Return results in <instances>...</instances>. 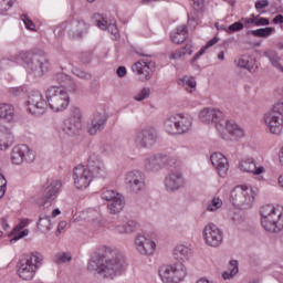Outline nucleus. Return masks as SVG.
Returning <instances> with one entry per match:
<instances>
[{"label": "nucleus", "mask_w": 283, "mask_h": 283, "mask_svg": "<svg viewBox=\"0 0 283 283\" xmlns=\"http://www.w3.org/2000/svg\"><path fill=\"white\" fill-rule=\"evenodd\" d=\"M92 170L90 167L78 165L73 170L74 186L76 189H87L92 182Z\"/></svg>", "instance_id": "obj_14"}, {"label": "nucleus", "mask_w": 283, "mask_h": 283, "mask_svg": "<svg viewBox=\"0 0 283 283\" xmlns=\"http://www.w3.org/2000/svg\"><path fill=\"white\" fill-rule=\"evenodd\" d=\"M239 269H238V262L235 260L230 261V272H223L222 277L223 280H232V277H235L238 275Z\"/></svg>", "instance_id": "obj_39"}, {"label": "nucleus", "mask_w": 283, "mask_h": 283, "mask_svg": "<svg viewBox=\"0 0 283 283\" xmlns=\"http://www.w3.org/2000/svg\"><path fill=\"white\" fill-rule=\"evenodd\" d=\"M260 41H247L243 44L244 50H251L253 48H260Z\"/></svg>", "instance_id": "obj_56"}, {"label": "nucleus", "mask_w": 283, "mask_h": 283, "mask_svg": "<svg viewBox=\"0 0 283 283\" xmlns=\"http://www.w3.org/2000/svg\"><path fill=\"white\" fill-rule=\"evenodd\" d=\"M65 30H67V22H63L60 25H57L53 32L55 36H63V34H65Z\"/></svg>", "instance_id": "obj_49"}, {"label": "nucleus", "mask_w": 283, "mask_h": 283, "mask_svg": "<svg viewBox=\"0 0 283 283\" xmlns=\"http://www.w3.org/2000/svg\"><path fill=\"white\" fill-rule=\"evenodd\" d=\"M166 165H169V157L167 155L157 154L146 159V169L148 171H160Z\"/></svg>", "instance_id": "obj_21"}, {"label": "nucleus", "mask_w": 283, "mask_h": 283, "mask_svg": "<svg viewBox=\"0 0 283 283\" xmlns=\"http://www.w3.org/2000/svg\"><path fill=\"white\" fill-rule=\"evenodd\" d=\"M219 39L218 36H214L213 39H211L210 41H208V43L201 48L198 53H196L191 60V63H196V61L198 59H200L206 52L207 50H209V48H213V45H216V43H218Z\"/></svg>", "instance_id": "obj_35"}, {"label": "nucleus", "mask_w": 283, "mask_h": 283, "mask_svg": "<svg viewBox=\"0 0 283 283\" xmlns=\"http://www.w3.org/2000/svg\"><path fill=\"white\" fill-rule=\"evenodd\" d=\"M245 23H249L250 25H269L270 22L266 18H259L252 14V18H248V20H245Z\"/></svg>", "instance_id": "obj_42"}, {"label": "nucleus", "mask_w": 283, "mask_h": 283, "mask_svg": "<svg viewBox=\"0 0 283 283\" xmlns=\"http://www.w3.org/2000/svg\"><path fill=\"white\" fill-rule=\"evenodd\" d=\"M192 1V8L197 12H202L205 10V0H191Z\"/></svg>", "instance_id": "obj_52"}, {"label": "nucleus", "mask_w": 283, "mask_h": 283, "mask_svg": "<svg viewBox=\"0 0 283 283\" xmlns=\"http://www.w3.org/2000/svg\"><path fill=\"white\" fill-rule=\"evenodd\" d=\"M125 184L133 193L145 191V174L140 170H133L126 175Z\"/></svg>", "instance_id": "obj_17"}, {"label": "nucleus", "mask_w": 283, "mask_h": 283, "mask_svg": "<svg viewBox=\"0 0 283 283\" xmlns=\"http://www.w3.org/2000/svg\"><path fill=\"white\" fill-rule=\"evenodd\" d=\"M107 124V116L105 114L96 113L93 115L91 123L88 124V134L91 136H96L98 132H103L105 129V125Z\"/></svg>", "instance_id": "obj_24"}, {"label": "nucleus", "mask_w": 283, "mask_h": 283, "mask_svg": "<svg viewBox=\"0 0 283 283\" xmlns=\"http://www.w3.org/2000/svg\"><path fill=\"white\" fill-rule=\"evenodd\" d=\"M234 63L238 67H242L243 70H249L251 74L258 70V65H251V62L249 61V57L247 56H240L238 57Z\"/></svg>", "instance_id": "obj_34"}, {"label": "nucleus", "mask_w": 283, "mask_h": 283, "mask_svg": "<svg viewBox=\"0 0 283 283\" xmlns=\"http://www.w3.org/2000/svg\"><path fill=\"white\" fill-rule=\"evenodd\" d=\"M92 19L95 25L99 28V30H107V27L109 24L107 23V19L103 14L94 13Z\"/></svg>", "instance_id": "obj_38"}, {"label": "nucleus", "mask_w": 283, "mask_h": 283, "mask_svg": "<svg viewBox=\"0 0 283 283\" xmlns=\"http://www.w3.org/2000/svg\"><path fill=\"white\" fill-rule=\"evenodd\" d=\"M154 70H156V63L153 61L139 60L132 65V71L142 82L151 81Z\"/></svg>", "instance_id": "obj_12"}, {"label": "nucleus", "mask_w": 283, "mask_h": 283, "mask_svg": "<svg viewBox=\"0 0 283 283\" xmlns=\"http://www.w3.org/2000/svg\"><path fill=\"white\" fill-rule=\"evenodd\" d=\"M34 151L25 144H20L13 147L11 151V160L13 165H22V163H34Z\"/></svg>", "instance_id": "obj_13"}, {"label": "nucleus", "mask_w": 283, "mask_h": 283, "mask_svg": "<svg viewBox=\"0 0 283 283\" xmlns=\"http://www.w3.org/2000/svg\"><path fill=\"white\" fill-rule=\"evenodd\" d=\"M28 233H30V230H23L21 231L18 235H15L14 238H12L10 240V242H17V240H21V238H25V235H28Z\"/></svg>", "instance_id": "obj_60"}, {"label": "nucleus", "mask_w": 283, "mask_h": 283, "mask_svg": "<svg viewBox=\"0 0 283 283\" xmlns=\"http://www.w3.org/2000/svg\"><path fill=\"white\" fill-rule=\"evenodd\" d=\"M193 44L191 42H186L185 46L180 50L181 53H184V56H186V54H189V56H191V54H193Z\"/></svg>", "instance_id": "obj_53"}, {"label": "nucleus", "mask_w": 283, "mask_h": 283, "mask_svg": "<svg viewBox=\"0 0 283 283\" xmlns=\"http://www.w3.org/2000/svg\"><path fill=\"white\" fill-rule=\"evenodd\" d=\"M261 226L269 233H280L283 229V207L263 206L260 210Z\"/></svg>", "instance_id": "obj_4"}, {"label": "nucleus", "mask_w": 283, "mask_h": 283, "mask_svg": "<svg viewBox=\"0 0 283 283\" xmlns=\"http://www.w3.org/2000/svg\"><path fill=\"white\" fill-rule=\"evenodd\" d=\"M28 224H30V219H22L15 229H18V231H21V229L28 227Z\"/></svg>", "instance_id": "obj_63"}, {"label": "nucleus", "mask_w": 283, "mask_h": 283, "mask_svg": "<svg viewBox=\"0 0 283 283\" xmlns=\"http://www.w3.org/2000/svg\"><path fill=\"white\" fill-rule=\"evenodd\" d=\"M116 74L119 76V78H123L127 75V69H125V66H119L116 71Z\"/></svg>", "instance_id": "obj_62"}, {"label": "nucleus", "mask_w": 283, "mask_h": 283, "mask_svg": "<svg viewBox=\"0 0 283 283\" xmlns=\"http://www.w3.org/2000/svg\"><path fill=\"white\" fill-rule=\"evenodd\" d=\"M78 59L81 63H84V65H87V63H91L92 61V53L91 52H82L78 55Z\"/></svg>", "instance_id": "obj_50"}, {"label": "nucleus", "mask_w": 283, "mask_h": 283, "mask_svg": "<svg viewBox=\"0 0 283 283\" xmlns=\"http://www.w3.org/2000/svg\"><path fill=\"white\" fill-rule=\"evenodd\" d=\"M120 193L114 190L104 189L102 191V200H106V202H112V200L116 199Z\"/></svg>", "instance_id": "obj_43"}, {"label": "nucleus", "mask_w": 283, "mask_h": 283, "mask_svg": "<svg viewBox=\"0 0 283 283\" xmlns=\"http://www.w3.org/2000/svg\"><path fill=\"white\" fill-rule=\"evenodd\" d=\"M36 227L41 233H49L52 231V220L48 214H40Z\"/></svg>", "instance_id": "obj_30"}, {"label": "nucleus", "mask_w": 283, "mask_h": 283, "mask_svg": "<svg viewBox=\"0 0 283 283\" xmlns=\"http://www.w3.org/2000/svg\"><path fill=\"white\" fill-rule=\"evenodd\" d=\"M239 169L245 174H253V176H261V174H264V166L258 167L253 157L243 158L239 163Z\"/></svg>", "instance_id": "obj_22"}, {"label": "nucleus", "mask_w": 283, "mask_h": 283, "mask_svg": "<svg viewBox=\"0 0 283 283\" xmlns=\"http://www.w3.org/2000/svg\"><path fill=\"white\" fill-rule=\"evenodd\" d=\"M222 208V199L214 197L211 202L208 205V211H218V209Z\"/></svg>", "instance_id": "obj_44"}, {"label": "nucleus", "mask_w": 283, "mask_h": 283, "mask_svg": "<svg viewBox=\"0 0 283 283\" xmlns=\"http://www.w3.org/2000/svg\"><path fill=\"white\" fill-rule=\"evenodd\" d=\"M63 184L61 180L48 181L42 189V201L41 205H48V202H54L59 198V191Z\"/></svg>", "instance_id": "obj_18"}, {"label": "nucleus", "mask_w": 283, "mask_h": 283, "mask_svg": "<svg viewBox=\"0 0 283 283\" xmlns=\"http://www.w3.org/2000/svg\"><path fill=\"white\" fill-rule=\"evenodd\" d=\"M43 265V254L35 252L29 258L20 260L17 264V273L21 280L30 282L34 280L36 271Z\"/></svg>", "instance_id": "obj_5"}, {"label": "nucleus", "mask_w": 283, "mask_h": 283, "mask_svg": "<svg viewBox=\"0 0 283 283\" xmlns=\"http://www.w3.org/2000/svg\"><path fill=\"white\" fill-rule=\"evenodd\" d=\"M263 120L270 134L280 135L283 129V99L276 102L272 108L264 114Z\"/></svg>", "instance_id": "obj_6"}, {"label": "nucleus", "mask_w": 283, "mask_h": 283, "mask_svg": "<svg viewBox=\"0 0 283 283\" xmlns=\"http://www.w3.org/2000/svg\"><path fill=\"white\" fill-rule=\"evenodd\" d=\"M135 245L142 255H151L156 251V242L142 234L135 238Z\"/></svg>", "instance_id": "obj_20"}, {"label": "nucleus", "mask_w": 283, "mask_h": 283, "mask_svg": "<svg viewBox=\"0 0 283 283\" xmlns=\"http://www.w3.org/2000/svg\"><path fill=\"white\" fill-rule=\"evenodd\" d=\"M20 59L24 63L27 73L33 78H41L50 70V61L45 57V52L39 49L21 52Z\"/></svg>", "instance_id": "obj_3"}, {"label": "nucleus", "mask_w": 283, "mask_h": 283, "mask_svg": "<svg viewBox=\"0 0 283 283\" xmlns=\"http://www.w3.org/2000/svg\"><path fill=\"white\" fill-rule=\"evenodd\" d=\"M231 202L238 209H251L255 200V192L251 187L237 186L230 193Z\"/></svg>", "instance_id": "obj_8"}, {"label": "nucleus", "mask_w": 283, "mask_h": 283, "mask_svg": "<svg viewBox=\"0 0 283 283\" xmlns=\"http://www.w3.org/2000/svg\"><path fill=\"white\" fill-rule=\"evenodd\" d=\"M249 21V18H242L241 21L234 22L227 29V34H233L235 32H240L241 30H244V28L249 29L250 24L247 23Z\"/></svg>", "instance_id": "obj_32"}, {"label": "nucleus", "mask_w": 283, "mask_h": 283, "mask_svg": "<svg viewBox=\"0 0 283 283\" xmlns=\"http://www.w3.org/2000/svg\"><path fill=\"white\" fill-rule=\"evenodd\" d=\"M182 56H185V53H181V51H177L175 53H171L170 59L172 61H176L178 59H182Z\"/></svg>", "instance_id": "obj_64"}, {"label": "nucleus", "mask_w": 283, "mask_h": 283, "mask_svg": "<svg viewBox=\"0 0 283 283\" xmlns=\"http://www.w3.org/2000/svg\"><path fill=\"white\" fill-rule=\"evenodd\" d=\"M263 56H265L266 59H269L271 65L273 67H275L276 70H279V72H283V66L280 63L281 57L280 55H277V52L273 51V50H268L263 53Z\"/></svg>", "instance_id": "obj_31"}, {"label": "nucleus", "mask_w": 283, "mask_h": 283, "mask_svg": "<svg viewBox=\"0 0 283 283\" xmlns=\"http://www.w3.org/2000/svg\"><path fill=\"white\" fill-rule=\"evenodd\" d=\"M210 160L220 178H227V174H229V159L222 153H214L210 156Z\"/></svg>", "instance_id": "obj_19"}, {"label": "nucleus", "mask_w": 283, "mask_h": 283, "mask_svg": "<svg viewBox=\"0 0 283 283\" xmlns=\"http://www.w3.org/2000/svg\"><path fill=\"white\" fill-rule=\"evenodd\" d=\"M185 185V179L180 172H172L165 178L167 191H178Z\"/></svg>", "instance_id": "obj_25"}, {"label": "nucleus", "mask_w": 283, "mask_h": 283, "mask_svg": "<svg viewBox=\"0 0 283 283\" xmlns=\"http://www.w3.org/2000/svg\"><path fill=\"white\" fill-rule=\"evenodd\" d=\"M158 142V129L154 126L139 128L134 137V143L139 149H149Z\"/></svg>", "instance_id": "obj_10"}, {"label": "nucleus", "mask_w": 283, "mask_h": 283, "mask_svg": "<svg viewBox=\"0 0 283 283\" xmlns=\"http://www.w3.org/2000/svg\"><path fill=\"white\" fill-rule=\"evenodd\" d=\"M187 276V268L182 263L163 265L159 268V277L164 283H180Z\"/></svg>", "instance_id": "obj_9"}, {"label": "nucleus", "mask_w": 283, "mask_h": 283, "mask_svg": "<svg viewBox=\"0 0 283 283\" xmlns=\"http://www.w3.org/2000/svg\"><path fill=\"white\" fill-rule=\"evenodd\" d=\"M53 262H55V264H65L67 262H72V253L59 252L55 254Z\"/></svg>", "instance_id": "obj_40"}, {"label": "nucleus", "mask_w": 283, "mask_h": 283, "mask_svg": "<svg viewBox=\"0 0 283 283\" xmlns=\"http://www.w3.org/2000/svg\"><path fill=\"white\" fill-rule=\"evenodd\" d=\"M66 120H72L73 123H83V113L81 112V108L76 106L71 107Z\"/></svg>", "instance_id": "obj_36"}, {"label": "nucleus", "mask_w": 283, "mask_h": 283, "mask_svg": "<svg viewBox=\"0 0 283 283\" xmlns=\"http://www.w3.org/2000/svg\"><path fill=\"white\" fill-rule=\"evenodd\" d=\"M125 270V256L115 253L114 256L107 258L103 254H94L87 264V271L94 275H103L108 280H114Z\"/></svg>", "instance_id": "obj_2"}, {"label": "nucleus", "mask_w": 283, "mask_h": 283, "mask_svg": "<svg viewBox=\"0 0 283 283\" xmlns=\"http://www.w3.org/2000/svg\"><path fill=\"white\" fill-rule=\"evenodd\" d=\"M87 167L93 178H99L102 180L107 178V168H105V164H103L101 159L90 157Z\"/></svg>", "instance_id": "obj_23"}, {"label": "nucleus", "mask_w": 283, "mask_h": 283, "mask_svg": "<svg viewBox=\"0 0 283 283\" xmlns=\"http://www.w3.org/2000/svg\"><path fill=\"white\" fill-rule=\"evenodd\" d=\"M46 101L39 91L29 94L28 105L29 112L34 116H40L45 112V107H50L52 112H65L70 105V94L63 86H51L45 92Z\"/></svg>", "instance_id": "obj_1"}, {"label": "nucleus", "mask_w": 283, "mask_h": 283, "mask_svg": "<svg viewBox=\"0 0 283 283\" xmlns=\"http://www.w3.org/2000/svg\"><path fill=\"white\" fill-rule=\"evenodd\" d=\"M199 118L201 123H205L206 125H216L218 132H222V129H224V113L220 109L203 108L199 113Z\"/></svg>", "instance_id": "obj_11"}, {"label": "nucleus", "mask_w": 283, "mask_h": 283, "mask_svg": "<svg viewBox=\"0 0 283 283\" xmlns=\"http://www.w3.org/2000/svg\"><path fill=\"white\" fill-rule=\"evenodd\" d=\"M14 143L12 130L8 127H0V150L8 149Z\"/></svg>", "instance_id": "obj_27"}, {"label": "nucleus", "mask_w": 283, "mask_h": 283, "mask_svg": "<svg viewBox=\"0 0 283 283\" xmlns=\"http://www.w3.org/2000/svg\"><path fill=\"white\" fill-rule=\"evenodd\" d=\"M56 81L60 82V85H63V83H65V81H70V77L66 74L59 73L56 75Z\"/></svg>", "instance_id": "obj_61"}, {"label": "nucleus", "mask_w": 283, "mask_h": 283, "mask_svg": "<svg viewBox=\"0 0 283 283\" xmlns=\"http://www.w3.org/2000/svg\"><path fill=\"white\" fill-rule=\"evenodd\" d=\"M106 30H108V32L114 36L118 34V27H116L115 23H109Z\"/></svg>", "instance_id": "obj_59"}, {"label": "nucleus", "mask_w": 283, "mask_h": 283, "mask_svg": "<svg viewBox=\"0 0 283 283\" xmlns=\"http://www.w3.org/2000/svg\"><path fill=\"white\" fill-rule=\"evenodd\" d=\"M27 30H34V22H32V20H30V18H28V15L22 14L21 17Z\"/></svg>", "instance_id": "obj_54"}, {"label": "nucleus", "mask_w": 283, "mask_h": 283, "mask_svg": "<svg viewBox=\"0 0 283 283\" xmlns=\"http://www.w3.org/2000/svg\"><path fill=\"white\" fill-rule=\"evenodd\" d=\"M189 253H190L189 248L185 245H178L174 251V255L175 258H177V260H185L189 258Z\"/></svg>", "instance_id": "obj_41"}, {"label": "nucleus", "mask_w": 283, "mask_h": 283, "mask_svg": "<svg viewBox=\"0 0 283 283\" xmlns=\"http://www.w3.org/2000/svg\"><path fill=\"white\" fill-rule=\"evenodd\" d=\"M219 132L223 140L238 142L244 138V128L234 122L223 120V128Z\"/></svg>", "instance_id": "obj_15"}, {"label": "nucleus", "mask_w": 283, "mask_h": 283, "mask_svg": "<svg viewBox=\"0 0 283 283\" xmlns=\"http://www.w3.org/2000/svg\"><path fill=\"white\" fill-rule=\"evenodd\" d=\"M203 240L208 247H220L224 240V233L218 226L209 223L203 229Z\"/></svg>", "instance_id": "obj_16"}, {"label": "nucleus", "mask_w": 283, "mask_h": 283, "mask_svg": "<svg viewBox=\"0 0 283 283\" xmlns=\"http://www.w3.org/2000/svg\"><path fill=\"white\" fill-rule=\"evenodd\" d=\"M73 74H75L77 78H83L84 81H90V78H92V74L80 69H74Z\"/></svg>", "instance_id": "obj_47"}, {"label": "nucleus", "mask_w": 283, "mask_h": 283, "mask_svg": "<svg viewBox=\"0 0 283 283\" xmlns=\"http://www.w3.org/2000/svg\"><path fill=\"white\" fill-rule=\"evenodd\" d=\"M184 85H185L186 90L189 92V94L196 92V85H197L196 80H193V78L186 80L184 82Z\"/></svg>", "instance_id": "obj_48"}, {"label": "nucleus", "mask_w": 283, "mask_h": 283, "mask_svg": "<svg viewBox=\"0 0 283 283\" xmlns=\"http://www.w3.org/2000/svg\"><path fill=\"white\" fill-rule=\"evenodd\" d=\"M171 41L176 44V45H182V43H187V38L185 36H172Z\"/></svg>", "instance_id": "obj_58"}, {"label": "nucleus", "mask_w": 283, "mask_h": 283, "mask_svg": "<svg viewBox=\"0 0 283 283\" xmlns=\"http://www.w3.org/2000/svg\"><path fill=\"white\" fill-rule=\"evenodd\" d=\"M107 209L112 214L120 213V211L125 209V198L123 195H119L116 199L109 201Z\"/></svg>", "instance_id": "obj_29"}, {"label": "nucleus", "mask_w": 283, "mask_h": 283, "mask_svg": "<svg viewBox=\"0 0 283 283\" xmlns=\"http://www.w3.org/2000/svg\"><path fill=\"white\" fill-rule=\"evenodd\" d=\"M191 127H193V117L190 115H171L165 122V129L168 134H189Z\"/></svg>", "instance_id": "obj_7"}, {"label": "nucleus", "mask_w": 283, "mask_h": 283, "mask_svg": "<svg viewBox=\"0 0 283 283\" xmlns=\"http://www.w3.org/2000/svg\"><path fill=\"white\" fill-rule=\"evenodd\" d=\"M87 30H90V24L85 23V21L77 22L76 32H77L78 36H83V34H86Z\"/></svg>", "instance_id": "obj_46"}, {"label": "nucleus", "mask_w": 283, "mask_h": 283, "mask_svg": "<svg viewBox=\"0 0 283 283\" xmlns=\"http://www.w3.org/2000/svg\"><path fill=\"white\" fill-rule=\"evenodd\" d=\"M151 94V90L149 87H144L134 98L135 101H145L146 98H149V95Z\"/></svg>", "instance_id": "obj_45"}, {"label": "nucleus", "mask_w": 283, "mask_h": 283, "mask_svg": "<svg viewBox=\"0 0 283 283\" xmlns=\"http://www.w3.org/2000/svg\"><path fill=\"white\" fill-rule=\"evenodd\" d=\"M0 118L12 120L14 118V107L10 104H0Z\"/></svg>", "instance_id": "obj_33"}, {"label": "nucleus", "mask_w": 283, "mask_h": 283, "mask_svg": "<svg viewBox=\"0 0 283 283\" xmlns=\"http://www.w3.org/2000/svg\"><path fill=\"white\" fill-rule=\"evenodd\" d=\"M255 10H264V8H269V0H258L254 4Z\"/></svg>", "instance_id": "obj_55"}, {"label": "nucleus", "mask_w": 283, "mask_h": 283, "mask_svg": "<svg viewBox=\"0 0 283 283\" xmlns=\"http://www.w3.org/2000/svg\"><path fill=\"white\" fill-rule=\"evenodd\" d=\"M6 187H8V181L6 180V177L0 174V198L6 196Z\"/></svg>", "instance_id": "obj_51"}, {"label": "nucleus", "mask_w": 283, "mask_h": 283, "mask_svg": "<svg viewBox=\"0 0 283 283\" xmlns=\"http://www.w3.org/2000/svg\"><path fill=\"white\" fill-rule=\"evenodd\" d=\"M138 227L140 226L135 220H128L126 224L115 226V231L116 233H119V234L129 235V233H135V231H138Z\"/></svg>", "instance_id": "obj_28"}, {"label": "nucleus", "mask_w": 283, "mask_h": 283, "mask_svg": "<svg viewBox=\"0 0 283 283\" xmlns=\"http://www.w3.org/2000/svg\"><path fill=\"white\" fill-rule=\"evenodd\" d=\"M61 129L66 136H81V132H83V123L65 119Z\"/></svg>", "instance_id": "obj_26"}, {"label": "nucleus", "mask_w": 283, "mask_h": 283, "mask_svg": "<svg viewBox=\"0 0 283 283\" xmlns=\"http://www.w3.org/2000/svg\"><path fill=\"white\" fill-rule=\"evenodd\" d=\"M177 34L187 36V34H189V30L187 29V27L185 24H181V25L177 27Z\"/></svg>", "instance_id": "obj_57"}, {"label": "nucleus", "mask_w": 283, "mask_h": 283, "mask_svg": "<svg viewBox=\"0 0 283 283\" xmlns=\"http://www.w3.org/2000/svg\"><path fill=\"white\" fill-rule=\"evenodd\" d=\"M274 30V28L268 27L264 29L249 30L247 34L248 36H269L270 34H273Z\"/></svg>", "instance_id": "obj_37"}]
</instances>
